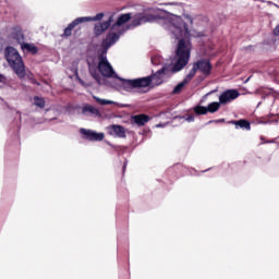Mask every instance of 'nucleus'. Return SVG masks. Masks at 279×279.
<instances>
[{
	"label": "nucleus",
	"mask_w": 279,
	"mask_h": 279,
	"mask_svg": "<svg viewBox=\"0 0 279 279\" xmlns=\"http://www.w3.org/2000/svg\"><path fill=\"white\" fill-rule=\"evenodd\" d=\"M226 119L210 120L208 123H223Z\"/></svg>",
	"instance_id": "nucleus-26"
},
{
	"label": "nucleus",
	"mask_w": 279,
	"mask_h": 279,
	"mask_svg": "<svg viewBox=\"0 0 279 279\" xmlns=\"http://www.w3.org/2000/svg\"><path fill=\"white\" fill-rule=\"evenodd\" d=\"M194 66L196 68V71H199L205 77H208V75L213 73V63H210V60L208 59H201L194 62Z\"/></svg>",
	"instance_id": "nucleus-7"
},
{
	"label": "nucleus",
	"mask_w": 279,
	"mask_h": 279,
	"mask_svg": "<svg viewBox=\"0 0 279 279\" xmlns=\"http://www.w3.org/2000/svg\"><path fill=\"white\" fill-rule=\"evenodd\" d=\"M122 81V85L117 86V90L119 93H141V89L143 88H149L151 86V82L155 86H160L162 82H165V75H162V72L158 70L155 74L138 78H120Z\"/></svg>",
	"instance_id": "nucleus-4"
},
{
	"label": "nucleus",
	"mask_w": 279,
	"mask_h": 279,
	"mask_svg": "<svg viewBox=\"0 0 279 279\" xmlns=\"http://www.w3.org/2000/svg\"><path fill=\"white\" fill-rule=\"evenodd\" d=\"M74 73H75L76 80H77V82L80 83L81 86H88V85H86V83L82 78H80V75H77V69H74Z\"/></svg>",
	"instance_id": "nucleus-23"
},
{
	"label": "nucleus",
	"mask_w": 279,
	"mask_h": 279,
	"mask_svg": "<svg viewBox=\"0 0 279 279\" xmlns=\"http://www.w3.org/2000/svg\"><path fill=\"white\" fill-rule=\"evenodd\" d=\"M74 73H75L76 80H77V82L80 83L81 86H88V85H86V83L82 78H80V75H77V69H74Z\"/></svg>",
	"instance_id": "nucleus-24"
},
{
	"label": "nucleus",
	"mask_w": 279,
	"mask_h": 279,
	"mask_svg": "<svg viewBox=\"0 0 279 279\" xmlns=\"http://www.w3.org/2000/svg\"><path fill=\"white\" fill-rule=\"evenodd\" d=\"M82 114L85 117H101V112L93 105H85L82 108Z\"/></svg>",
	"instance_id": "nucleus-13"
},
{
	"label": "nucleus",
	"mask_w": 279,
	"mask_h": 279,
	"mask_svg": "<svg viewBox=\"0 0 279 279\" xmlns=\"http://www.w3.org/2000/svg\"><path fill=\"white\" fill-rule=\"evenodd\" d=\"M5 83V76L3 74H0V84Z\"/></svg>",
	"instance_id": "nucleus-29"
},
{
	"label": "nucleus",
	"mask_w": 279,
	"mask_h": 279,
	"mask_svg": "<svg viewBox=\"0 0 279 279\" xmlns=\"http://www.w3.org/2000/svg\"><path fill=\"white\" fill-rule=\"evenodd\" d=\"M231 123L233 125H235L236 130H239V128L241 130H246L247 132H250V130H252V125L250 124V121H247V120L231 121Z\"/></svg>",
	"instance_id": "nucleus-15"
},
{
	"label": "nucleus",
	"mask_w": 279,
	"mask_h": 279,
	"mask_svg": "<svg viewBox=\"0 0 279 279\" xmlns=\"http://www.w3.org/2000/svg\"><path fill=\"white\" fill-rule=\"evenodd\" d=\"M131 122L134 123L135 125H137L138 128H143V125H145V123H149V116L143 114V113L133 116L131 118Z\"/></svg>",
	"instance_id": "nucleus-14"
},
{
	"label": "nucleus",
	"mask_w": 279,
	"mask_h": 279,
	"mask_svg": "<svg viewBox=\"0 0 279 279\" xmlns=\"http://www.w3.org/2000/svg\"><path fill=\"white\" fill-rule=\"evenodd\" d=\"M161 23L169 36L174 40H179L177 62L174 64H163L159 70L161 75L167 80V77H171L174 73H180L189 64V60H191V41H189L191 32H189V25H186L180 15L170 13L161 20Z\"/></svg>",
	"instance_id": "nucleus-1"
},
{
	"label": "nucleus",
	"mask_w": 279,
	"mask_h": 279,
	"mask_svg": "<svg viewBox=\"0 0 279 279\" xmlns=\"http://www.w3.org/2000/svg\"><path fill=\"white\" fill-rule=\"evenodd\" d=\"M104 19V13H97L95 16H83L75 19L72 23L68 25V27L63 32V36H71L73 29L77 27V25H82V23H90L95 21H101Z\"/></svg>",
	"instance_id": "nucleus-6"
},
{
	"label": "nucleus",
	"mask_w": 279,
	"mask_h": 279,
	"mask_svg": "<svg viewBox=\"0 0 279 279\" xmlns=\"http://www.w3.org/2000/svg\"><path fill=\"white\" fill-rule=\"evenodd\" d=\"M93 99H95V101H97V104H99L100 106H112V105L117 104L112 100L102 99L97 96H93Z\"/></svg>",
	"instance_id": "nucleus-19"
},
{
	"label": "nucleus",
	"mask_w": 279,
	"mask_h": 279,
	"mask_svg": "<svg viewBox=\"0 0 279 279\" xmlns=\"http://www.w3.org/2000/svg\"><path fill=\"white\" fill-rule=\"evenodd\" d=\"M196 73H197V68L195 66V63H193L192 69L190 70V72L184 77V83L189 84L191 82V80H193V77H195Z\"/></svg>",
	"instance_id": "nucleus-18"
},
{
	"label": "nucleus",
	"mask_w": 279,
	"mask_h": 279,
	"mask_svg": "<svg viewBox=\"0 0 279 279\" xmlns=\"http://www.w3.org/2000/svg\"><path fill=\"white\" fill-rule=\"evenodd\" d=\"M185 84H189V83H185L184 80L179 83L174 88H173V95H178V93H181L182 92V88H184V85Z\"/></svg>",
	"instance_id": "nucleus-22"
},
{
	"label": "nucleus",
	"mask_w": 279,
	"mask_h": 279,
	"mask_svg": "<svg viewBox=\"0 0 279 279\" xmlns=\"http://www.w3.org/2000/svg\"><path fill=\"white\" fill-rule=\"evenodd\" d=\"M128 168V161L123 163V173H125V169Z\"/></svg>",
	"instance_id": "nucleus-30"
},
{
	"label": "nucleus",
	"mask_w": 279,
	"mask_h": 279,
	"mask_svg": "<svg viewBox=\"0 0 279 279\" xmlns=\"http://www.w3.org/2000/svg\"><path fill=\"white\" fill-rule=\"evenodd\" d=\"M186 21L191 24H193V17H191L190 15H184Z\"/></svg>",
	"instance_id": "nucleus-28"
},
{
	"label": "nucleus",
	"mask_w": 279,
	"mask_h": 279,
	"mask_svg": "<svg viewBox=\"0 0 279 279\" xmlns=\"http://www.w3.org/2000/svg\"><path fill=\"white\" fill-rule=\"evenodd\" d=\"M208 95H213V92L207 93L203 98H202V104H204V101H206V99L208 98Z\"/></svg>",
	"instance_id": "nucleus-27"
},
{
	"label": "nucleus",
	"mask_w": 279,
	"mask_h": 279,
	"mask_svg": "<svg viewBox=\"0 0 279 279\" xmlns=\"http://www.w3.org/2000/svg\"><path fill=\"white\" fill-rule=\"evenodd\" d=\"M241 94L236 89H227L219 96V101L222 106H226V104H230L231 101H234V99H239Z\"/></svg>",
	"instance_id": "nucleus-9"
},
{
	"label": "nucleus",
	"mask_w": 279,
	"mask_h": 279,
	"mask_svg": "<svg viewBox=\"0 0 279 279\" xmlns=\"http://www.w3.org/2000/svg\"><path fill=\"white\" fill-rule=\"evenodd\" d=\"M157 128H162V124H157Z\"/></svg>",
	"instance_id": "nucleus-31"
},
{
	"label": "nucleus",
	"mask_w": 279,
	"mask_h": 279,
	"mask_svg": "<svg viewBox=\"0 0 279 279\" xmlns=\"http://www.w3.org/2000/svg\"><path fill=\"white\" fill-rule=\"evenodd\" d=\"M162 19H167V16L158 15L156 9L151 8L145 9L144 12L136 13L135 15H132V13L120 14L106 38L117 36L119 40L128 29H134V27L144 25V23H159L162 26Z\"/></svg>",
	"instance_id": "nucleus-2"
},
{
	"label": "nucleus",
	"mask_w": 279,
	"mask_h": 279,
	"mask_svg": "<svg viewBox=\"0 0 279 279\" xmlns=\"http://www.w3.org/2000/svg\"><path fill=\"white\" fill-rule=\"evenodd\" d=\"M21 49L23 51H28V53H33V56H36V53H38V47H36L34 44L24 43L21 45Z\"/></svg>",
	"instance_id": "nucleus-17"
},
{
	"label": "nucleus",
	"mask_w": 279,
	"mask_h": 279,
	"mask_svg": "<svg viewBox=\"0 0 279 279\" xmlns=\"http://www.w3.org/2000/svg\"><path fill=\"white\" fill-rule=\"evenodd\" d=\"M113 22H114V14H111L108 21L96 24L94 27L95 35L101 36V34H104V32H106V29H108Z\"/></svg>",
	"instance_id": "nucleus-11"
},
{
	"label": "nucleus",
	"mask_w": 279,
	"mask_h": 279,
	"mask_svg": "<svg viewBox=\"0 0 279 279\" xmlns=\"http://www.w3.org/2000/svg\"><path fill=\"white\" fill-rule=\"evenodd\" d=\"M11 36L19 45H23L25 41V35H23V31L20 28H14Z\"/></svg>",
	"instance_id": "nucleus-16"
},
{
	"label": "nucleus",
	"mask_w": 279,
	"mask_h": 279,
	"mask_svg": "<svg viewBox=\"0 0 279 279\" xmlns=\"http://www.w3.org/2000/svg\"><path fill=\"white\" fill-rule=\"evenodd\" d=\"M34 102H35V106H37L38 108H45V99L44 98L35 96Z\"/></svg>",
	"instance_id": "nucleus-21"
},
{
	"label": "nucleus",
	"mask_w": 279,
	"mask_h": 279,
	"mask_svg": "<svg viewBox=\"0 0 279 279\" xmlns=\"http://www.w3.org/2000/svg\"><path fill=\"white\" fill-rule=\"evenodd\" d=\"M108 132L111 136H118V138H125V128H123L122 125H110L108 126Z\"/></svg>",
	"instance_id": "nucleus-12"
},
{
	"label": "nucleus",
	"mask_w": 279,
	"mask_h": 279,
	"mask_svg": "<svg viewBox=\"0 0 279 279\" xmlns=\"http://www.w3.org/2000/svg\"><path fill=\"white\" fill-rule=\"evenodd\" d=\"M162 62H165V59H162V57L158 54L151 58V64H154L155 66L162 64Z\"/></svg>",
	"instance_id": "nucleus-20"
},
{
	"label": "nucleus",
	"mask_w": 279,
	"mask_h": 279,
	"mask_svg": "<svg viewBox=\"0 0 279 279\" xmlns=\"http://www.w3.org/2000/svg\"><path fill=\"white\" fill-rule=\"evenodd\" d=\"M119 41V37L114 35H110L108 38L104 39L102 41V49L98 51V65L97 68H94L93 65H89V73L92 77L97 82V84H104L102 77H108L119 80V84H116L114 88L117 90L118 86H122L123 84V77L119 76L117 72L114 71V68H112V64H110V61H108V49L112 47V45L117 44ZM98 69V71H97Z\"/></svg>",
	"instance_id": "nucleus-3"
},
{
	"label": "nucleus",
	"mask_w": 279,
	"mask_h": 279,
	"mask_svg": "<svg viewBox=\"0 0 279 279\" xmlns=\"http://www.w3.org/2000/svg\"><path fill=\"white\" fill-rule=\"evenodd\" d=\"M185 121H187V123H193V121H195V116L193 114L186 116Z\"/></svg>",
	"instance_id": "nucleus-25"
},
{
	"label": "nucleus",
	"mask_w": 279,
	"mask_h": 279,
	"mask_svg": "<svg viewBox=\"0 0 279 279\" xmlns=\"http://www.w3.org/2000/svg\"><path fill=\"white\" fill-rule=\"evenodd\" d=\"M80 132H81L82 136H84V138H86V141L101 142V141H104V138H106V134L97 133L94 130L81 129Z\"/></svg>",
	"instance_id": "nucleus-10"
},
{
	"label": "nucleus",
	"mask_w": 279,
	"mask_h": 279,
	"mask_svg": "<svg viewBox=\"0 0 279 279\" xmlns=\"http://www.w3.org/2000/svg\"><path fill=\"white\" fill-rule=\"evenodd\" d=\"M221 108V101L219 102H210L207 107L196 106L193 108L195 114H208V112L215 113L217 110Z\"/></svg>",
	"instance_id": "nucleus-8"
},
{
	"label": "nucleus",
	"mask_w": 279,
	"mask_h": 279,
	"mask_svg": "<svg viewBox=\"0 0 279 279\" xmlns=\"http://www.w3.org/2000/svg\"><path fill=\"white\" fill-rule=\"evenodd\" d=\"M5 58L17 77L23 80V77H25V63H23V58H21L19 50H16L14 47H7Z\"/></svg>",
	"instance_id": "nucleus-5"
}]
</instances>
